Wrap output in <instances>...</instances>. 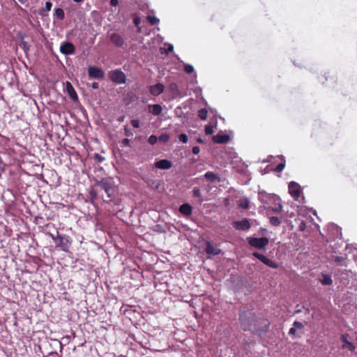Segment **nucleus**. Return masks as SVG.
<instances>
[{
	"instance_id": "f3484780",
	"label": "nucleus",
	"mask_w": 357,
	"mask_h": 357,
	"mask_svg": "<svg viewBox=\"0 0 357 357\" xmlns=\"http://www.w3.org/2000/svg\"><path fill=\"white\" fill-rule=\"evenodd\" d=\"M110 40L116 46H121L123 43V38L118 33L110 34Z\"/></svg>"
},
{
	"instance_id": "49530a36",
	"label": "nucleus",
	"mask_w": 357,
	"mask_h": 357,
	"mask_svg": "<svg viewBox=\"0 0 357 357\" xmlns=\"http://www.w3.org/2000/svg\"><path fill=\"white\" fill-rule=\"evenodd\" d=\"M52 4L50 1H47L45 3V8L47 10H50L51 8H52Z\"/></svg>"
},
{
	"instance_id": "a18cd8bd",
	"label": "nucleus",
	"mask_w": 357,
	"mask_h": 357,
	"mask_svg": "<svg viewBox=\"0 0 357 357\" xmlns=\"http://www.w3.org/2000/svg\"><path fill=\"white\" fill-rule=\"evenodd\" d=\"M200 151L199 147L197 146H195L192 148V153L195 155L198 154Z\"/></svg>"
},
{
	"instance_id": "7c9ffc66",
	"label": "nucleus",
	"mask_w": 357,
	"mask_h": 357,
	"mask_svg": "<svg viewBox=\"0 0 357 357\" xmlns=\"http://www.w3.org/2000/svg\"><path fill=\"white\" fill-rule=\"evenodd\" d=\"M158 140L163 143H166L169 140V135L167 133L162 134L159 137Z\"/></svg>"
},
{
	"instance_id": "09e8293b",
	"label": "nucleus",
	"mask_w": 357,
	"mask_h": 357,
	"mask_svg": "<svg viewBox=\"0 0 357 357\" xmlns=\"http://www.w3.org/2000/svg\"><path fill=\"white\" fill-rule=\"evenodd\" d=\"M119 3V0H110V5L112 6H116Z\"/></svg>"
},
{
	"instance_id": "3c124183",
	"label": "nucleus",
	"mask_w": 357,
	"mask_h": 357,
	"mask_svg": "<svg viewBox=\"0 0 357 357\" xmlns=\"http://www.w3.org/2000/svg\"><path fill=\"white\" fill-rule=\"evenodd\" d=\"M239 319H240L241 324H244L245 313H241Z\"/></svg>"
},
{
	"instance_id": "ea45409f",
	"label": "nucleus",
	"mask_w": 357,
	"mask_h": 357,
	"mask_svg": "<svg viewBox=\"0 0 357 357\" xmlns=\"http://www.w3.org/2000/svg\"><path fill=\"white\" fill-rule=\"evenodd\" d=\"M94 159L98 162H102L104 160H105V158L101 156L100 155H99L98 153H96L95 155H94Z\"/></svg>"
},
{
	"instance_id": "4be33fe9",
	"label": "nucleus",
	"mask_w": 357,
	"mask_h": 357,
	"mask_svg": "<svg viewBox=\"0 0 357 357\" xmlns=\"http://www.w3.org/2000/svg\"><path fill=\"white\" fill-rule=\"evenodd\" d=\"M264 264L268 266L270 268H277L278 265L276 262L273 261V260L266 257L264 260H263V262Z\"/></svg>"
},
{
	"instance_id": "dca6fc26",
	"label": "nucleus",
	"mask_w": 357,
	"mask_h": 357,
	"mask_svg": "<svg viewBox=\"0 0 357 357\" xmlns=\"http://www.w3.org/2000/svg\"><path fill=\"white\" fill-rule=\"evenodd\" d=\"M149 112L155 116H158L162 113V108L161 105L158 104L149 105L148 106Z\"/></svg>"
},
{
	"instance_id": "2f4dec72",
	"label": "nucleus",
	"mask_w": 357,
	"mask_h": 357,
	"mask_svg": "<svg viewBox=\"0 0 357 357\" xmlns=\"http://www.w3.org/2000/svg\"><path fill=\"white\" fill-rule=\"evenodd\" d=\"M158 141V138L155 135H151L148 139L149 143L151 145L155 144Z\"/></svg>"
},
{
	"instance_id": "f257e3e1",
	"label": "nucleus",
	"mask_w": 357,
	"mask_h": 357,
	"mask_svg": "<svg viewBox=\"0 0 357 357\" xmlns=\"http://www.w3.org/2000/svg\"><path fill=\"white\" fill-rule=\"evenodd\" d=\"M259 200L264 204V207L271 208L272 204L276 203L279 200V197L275 194H268L264 190L259 191Z\"/></svg>"
},
{
	"instance_id": "b1692460",
	"label": "nucleus",
	"mask_w": 357,
	"mask_h": 357,
	"mask_svg": "<svg viewBox=\"0 0 357 357\" xmlns=\"http://www.w3.org/2000/svg\"><path fill=\"white\" fill-rule=\"evenodd\" d=\"M181 63H183V66H184V71L187 73V74H191L192 73H194L195 71V69H194V67L190 65V64H188V63H184L183 62V61H181Z\"/></svg>"
},
{
	"instance_id": "2eb2a0df",
	"label": "nucleus",
	"mask_w": 357,
	"mask_h": 357,
	"mask_svg": "<svg viewBox=\"0 0 357 357\" xmlns=\"http://www.w3.org/2000/svg\"><path fill=\"white\" fill-rule=\"evenodd\" d=\"M155 166L160 169H169L172 167V163L166 159L160 160L155 163Z\"/></svg>"
},
{
	"instance_id": "c9c22d12",
	"label": "nucleus",
	"mask_w": 357,
	"mask_h": 357,
	"mask_svg": "<svg viewBox=\"0 0 357 357\" xmlns=\"http://www.w3.org/2000/svg\"><path fill=\"white\" fill-rule=\"evenodd\" d=\"M285 167V163L284 162H281L280 163L275 169V171L276 172H281L284 168Z\"/></svg>"
},
{
	"instance_id": "1a4fd4ad",
	"label": "nucleus",
	"mask_w": 357,
	"mask_h": 357,
	"mask_svg": "<svg viewBox=\"0 0 357 357\" xmlns=\"http://www.w3.org/2000/svg\"><path fill=\"white\" fill-rule=\"evenodd\" d=\"M164 89L165 86L161 83H158L149 86V92L152 96H158L161 94L164 91Z\"/></svg>"
},
{
	"instance_id": "20e7f679",
	"label": "nucleus",
	"mask_w": 357,
	"mask_h": 357,
	"mask_svg": "<svg viewBox=\"0 0 357 357\" xmlns=\"http://www.w3.org/2000/svg\"><path fill=\"white\" fill-rule=\"evenodd\" d=\"M52 239L54 241H59L57 246L64 252H68L69 246L71 243V241L69 236H61L60 234H57L56 237L52 236Z\"/></svg>"
},
{
	"instance_id": "39448f33",
	"label": "nucleus",
	"mask_w": 357,
	"mask_h": 357,
	"mask_svg": "<svg viewBox=\"0 0 357 357\" xmlns=\"http://www.w3.org/2000/svg\"><path fill=\"white\" fill-rule=\"evenodd\" d=\"M110 79L112 82L121 84L126 82V77L125 73L121 70H114L110 72Z\"/></svg>"
},
{
	"instance_id": "aec40b11",
	"label": "nucleus",
	"mask_w": 357,
	"mask_h": 357,
	"mask_svg": "<svg viewBox=\"0 0 357 357\" xmlns=\"http://www.w3.org/2000/svg\"><path fill=\"white\" fill-rule=\"evenodd\" d=\"M204 177L207 179V180H209L211 181H220V179L218 176L217 174H215V173L212 172H207L205 173L204 174Z\"/></svg>"
},
{
	"instance_id": "052dcab7",
	"label": "nucleus",
	"mask_w": 357,
	"mask_h": 357,
	"mask_svg": "<svg viewBox=\"0 0 357 357\" xmlns=\"http://www.w3.org/2000/svg\"><path fill=\"white\" fill-rule=\"evenodd\" d=\"M84 0H73L75 3H82Z\"/></svg>"
},
{
	"instance_id": "e433bc0d",
	"label": "nucleus",
	"mask_w": 357,
	"mask_h": 357,
	"mask_svg": "<svg viewBox=\"0 0 357 357\" xmlns=\"http://www.w3.org/2000/svg\"><path fill=\"white\" fill-rule=\"evenodd\" d=\"M328 229L331 230H336L338 233H340V236L342 234L340 231V228H339L337 225L334 224H331L330 225H328Z\"/></svg>"
},
{
	"instance_id": "8fccbe9b",
	"label": "nucleus",
	"mask_w": 357,
	"mask_h": 357,
	"mask_svg": "<svg viewBox=\"0 0 357 357\" xmlns=\"http://www.w3.org/2000/svg\"><path fill=\"white\" fill-rule=\"evenodd\" d=\"M296 332V328L294 327H292L289 329V335H295Z\"/></svg>"
},
{
	"instance_id": "f8f14e48",
	"label": "nucleus",
	"mask_w": 357,
	"mask_h": 357,
	"mask_svg": "<svg viewBox=\"0 0 357 357\" xmlns=\"http://www.w3.org/2000/svg\"><path fill=\"white\" fill-rule=\"evenodd\" d=\"M234 227L238 230L245 231L250 228V224L248 220L244 219L241 221L234 222Z\"/></svg>"
},
{
	"instance_id": "473e14b6",
	"label": "nucleus",
	"mask_w": 357,
	"mask_h": 357,
	"mask_svg": "<svg viewBox=\"0 0 357 357\" xmlns=\"http://www.w3.org/2000/svg\"><path fill=\"white\" fill-rule=\"evenodd\" d=\"M213 127L211 125H207L205 126V133L207 135H212L213 133Z\"/></svg>"
},
{
	"instance_id": "bf43d9fd",
	"label": "nucleus",
	"mask_w": 357,
	"mask_h": 357,
	"mask_svg": "<svg viewBox=\"0 0 357 357\" xmlns=\"http://www.w3.org/2000/svg\"><path fill=\"white\" fill-rule=\"evenodd\" d=\"M118 121L120 122H122L124 121V116H121L118 119Z\"/></svg>"
},
{
	"instance_id": "a211bd4d",
	"label": "nucleus",
	"mask_w": 357,
	"mask_h": 357,
	"mask_svg": "<svg viewBox=\"0 0 357 357\" xmlns=\"http://www.w3.org/2000/svg\"><path fill=\"white\" fill-rule=\"evenodd\" d=\"M179 211L183 215L188 216L192 214V207L188 204H183L180 206Z\"/></svg>"
},
{
	"instance_id": "6e6d98bb",
	"label": "nucleus",
	"mask_w": 357,
	"mask_h": 357,
	"mask_svg": "<svg viewBox=\"0 0 357 357\" xmlns=\"http://www.w3.org/2000/svg\"><path fill=\"white\" fill-rule=\"evenodd\" d=\"M141 20L139 17H135L133 20V22L135 23H137V22H140Z\"/></svg>"
},
{
	"instance_id": "4d7b16f0",
	"label": "nucleus",
	"mask_w": 357,
	"mask_h": 357,
	"mask_svg": "<svg viewBox=\"0 0 357 357\" xmlns=\"http://www.w3.org/2000/svg\"><path fill=\"white\" fill-rule=\"evenodd\" d=\"M22 45L23 46V48L25 51H26L29 48L27 47L26 43L25 42H22Z\"/></svg>"
},
{
	"instance_id": "4468645a",
	"label": "nucleus",
	"mask_w": 357,
	"mask_h": 357,
	"mask_svg": "<svg viewBox=\"0 0 357 357\" xmlns=\"http://www.w3.org/2000/svg\"><path fill=\"white\" fill-rule=\"evenodd\" d=\"M65 90L70 97V98L73 100H75L77 99V96L76 93V91L75 89L73 88V85L69 82H66L64 84Z\"/></svg>"
},
{
	"instance_id": "f704fd0d",
	"label": "nucleus",
	"mask_w": 357,
	"mask_h": 357,
	"mask_svg": "<svg viewBox=\"0 0 357 357\" xmlns=\"http://www.w3.org/2000/svg\"><path fill=\"white\" fill-rule=\"evenodd\" d=\"M178 139L179 140L185 144L188 142V136L185 135V134H181L179 136H178Z\"/></svg>"
},
{
	"instance_id": "79ce46f5",
	"label": "nucleus",
	"mask_w": 357,
	"mask_h": 357,
	"mask_svg": "<svg viewBox=\"0 0 357 357\" xmlns=\"http://www.w3.org/2000/svg\"><path fill=\"white\" fill-rule=\"evenodd\" d=\"M122 144L125 146H130V141L128 139H124L122 141Z\"/></svg>"
},
{
	"instance_id": "72a5a7b5",
	"label": "nucleus",
	"mask_w": 357,
	"mask_h": 357,
	"mask_svg": "<svg viewBox=\"0 0 357 357\" xmlns=\"http://www.w3.org/2000/svg\"><path fill=\"white\" fill-rule=\"evenodd\" d=\"M252 255L256 257L257 259H258L259 260H260L261 262H263V260L265 259V258L266 257H265L264 255L262 254H260L259 252H255L252 253Z\"/></svg>"
},
{
	"instance_id": "9b49d317",
	"label": "nucleus",
	"mask_w": 357,
	"mask_h": 357,
	"mask_svg": "<svg viewBox=\"0 0 357 357\" xmlns=\"http://www.w3.org/2000/svg\"><path fill=\"white\" fill-rule=\"evenodd\" d=\"M206 253L211 256L218 255L220 253L221 250L217 246L212 245L210 242L206 243V247L205 249Z\"/></svg>"
},
{
	"instance_id": "c85d7f7f",
	"label": "nucleus",
	"mask_w": 357,
	"mask_h": 357,
	"mask_svg": "<svg viewBox=\"0 0 357 357\" xmlns=\"http://www.w3.org/2000/svg\"><path fill=\"white\" fill-rule=\"evenodd\" d=\"M207 110L206 109H201L198 111V116L202 120H206L207 118Z\"/></svg>"
},
{
	"instance_id": "6ab92c4d",
	"label": "nucleus",
	"mask_w": 357,
	"mask_h": 357,
	"mask_svg": "<svg viewBox=\"0 0 357 357\" xmlns=\"http://www.w3.org/2000/svg\"><path fill=\"white\" fill-rule=\"evenodd\" d=\"M169 90L172 94L173 98H176L180 94L179 90L178 89V86L175 83L170 84Z\"/></svg>"
},
{
	"instance_id": "e2e57ef3",
	"label": "nucleus",
	"mask_w": 357,
	"mask_h": 357,
	"mask_svg": "<svg viewBox=\"0 0 357 357\" xmlns=\"http://www.w3.org/2000/svg\"><path fill=\"white\" fill-rule=\"evenodd\" d=\"M300 312H301V310H297V311H296V313H298Z\"/></svg>"
},
{
	"instance_id": "603ef678",
	"label": "nucleus",
	"mask_w": 357,
	"mask_h": 357,
	"mask_svg": "<svg viewBox=\"0 0 357 357\" xmlns=\"http://www.w3.org/2000/svg\"><path fill=\"white\" fill-rule=\"evenodd\" d=\"M135 24V27L137 28V31L139 32H142V27L139 26L140 24L136 23Z\"/></svg>"
},
{
	"instance_id": "13d9d810",
	"label": "nucleus",
	"mask_w": 357,
	"mask_h": 357,
	"mask_svg": "<svg viewBox=\"0 0 357 357\" xmlns=\"http://www.w3.org/2000/svg\"><path fill=\"white\" fill-rule=\"evenodd\" d=\"M305 228V224L303 222H302L300 225V229L301 230H303Z\"/></svg>"
},
{
	"instance_id": "9d476101",
	"label": "nucleus",
	"mask_w": 357,
	"mask_h": 357,
	"mask_svg": "<svg viewBox=\"0 0 357 357\" xmlns=\"http://www.w3.org/2000/svg\"><path fill=\"white\" fill-rule=\"evenodd\" d=\"M349 335L348 334H343L341 336V341L343 342V344L342 345V349H347L348 350L351 351H354L356 349V347L354 344L349 340Z\"/></svg>"
},
{
	"instance_id": "c756f323",
	"label": "nucleus",
	"mask_w": 357,
	"mask_h": 357,
	"mask_svg": "<svg viewBox=\"0 0 357 357\" xmlns=\"http://www.w3.org/2000/svg\"><path fill=\"white\" fill-rule=\"evenodd\" d=\"M270 222L273 226H279L281 224V220L278 217L270 218Z\"/></svg>"
},
{
	"instance_id": "cd10ccee",
	"label": "nucleus",
	"mask_w": 357,
	"mask_h": 357,
	"mask_svg": "<svg viewBox=\"0 0 357 357\" xmlns=\"http://www.w3.org/2000/svg\"><path fill=\"white\" fill-rule=\"evenodd\" d=\"M238 206L242 208H248L249 206V201L248 199H242L238 202Z\"/></svg>"
},
{
	"instance_id": "393cba45",
	"label": "nucleus",
	"mask_w": 357,
	"mask_h": 357,
	"mask_svg": "<svg viewBox=\"0 0 357 357\" xmlns=\"http://www.w3.org/2000/svg\"><path fill=\"white\" fill-rule=\"evenodd\" d=\"M282 208V206L280 203V199L278 202L272 204V206L271 207V209L274 212H280Z\"/></svg>"
},
{
	"instance_id": "a19ab883",
	"label": "nucleus",
	"mask_w": 357,
	"mask_h": 357,
	"mask_svg": "<svg viewBox=\"0 0 357 357\" xmlns=\"http://www.w3.org/2000/svg\"><path fill=\"white\" fill-rule=\"evenodd\" d=\"M303 326H304L303 324L300 321H296L294 322V327L296 328V329L297 328H303Z\"/></svg>"
},
{
	"instance_id": "680f3d73",
	"label": "nucleus",
	"mask_w": 357,
	"mask_h": 357,
	"mask_svg": "<svg viewBox=\"0 0 357 357\" xmlns=\"http://www.w3.org/2000/svg\"><path fill=\"white\" fill-rule=\"evenodd\" d=\"M197 142H199V143H202L203 142V141L201 139H199V138L197 139Z\"/></svg>"
},
{
	"instance_id": "c03bdc74",
	"label": "nucleus",
	"mask_w": 357,
	"mask_h": 357,
	"mask_svg": "<svg viewBox=\"0 0 357 357\" xmlns=\"http://www.w3.org/2000/svg\"><path fill=\"white\" fill-rule=\"evenodd\" d=\"M344 259V258L343 257L337 256L335 257L334 261L337 263H340V262L343 261Z\"/></svg>"
},
{
	"instance_id": "5fc2aeb1",
	"label": "nucleus",
	"mask_w": 357,
	"mask_h": 357,
	"mask_svg": "<svg viewBox=\"0 0 357 357\" xmlns=\"http://www.w3.org/2000/svg\"><path fill=\"white\" fill-rule=\"evenodd\" d=\"M90 195H91V199H96V194L94 192H93V191H91L90 192Z\"/></svg>"
},
{
	"instance_id": "0e129e2a",
	"label": "nucleus",
	"mask_w": 357,
	"mask_h": 357,
	"mask_svg": "<svg viewBox=\"0 0 357 357\" xmlns=\"http://www.w3.org/2000/svg\"><path fill=\"white\" fill-rule=\"evenodd\" d=\"M176 58L178 60H180V58L178 56H176Z\"/></svg>"
},
{
	"instance_id": "de8ad7c7",
	"label": "nucleus",
	"mask_w": 357,
	"mask_h": 357,
	"mask_svg": "<svg viewBox=\"0 0 357 357\" xmlns=\"http://www.w3.org/2000/svg\"><path fill=\"white\" fill-rule=\"evenodd\" d=\"M174 50V46L172 44L168 45V48L166 51V53L172 52Z\"/></svg>"
},
{
	"instance_id": "412c9836",
	"label": "nucleus",
	"mask_w": 357,
	"mask_h": 357,
	"mask_svg": "<svg viewBox=\"0 0 357 357\" xmlns=\"http://www.w3.org/2000/svg\"><path fill=\"white\" fill-rule=\"evenodd\" d=\"M264 264L268 266L270 268H277L278 265L276 262L273 261V260L266 257L264 260H263V262Z\"/></svg>"
},
{
	"instance_id": "423d86ee",
	"label": "nucleus",
	"mask_w": 357,
	"mask_h": 357,
	"mask_svg": "<svg viewBox=\"0 0 357 357\" xmlns=\"http://www.w3.org/2000/svg\"><path fill=\"white\" fill-rule=\"evenodd\" d=\"M88 74L90 78L101 79L104 77V72L99 68L89 66L88 68Z\"/></svg>"
},
{
	"instance_id": "37998d69",
	"label": "nucleus",
	"mask_w": 357,
	"mask_h": 357,
	"mask_svg": "<svg viewBox=\"0 0 357 357\" xmlns=\"http://www.w3.org/2000/svg\"><path fill=\"white\" fill-rule=\"evenodd\" d=\"M193 195L195 196V197H200L201 195V192H200V190L198 188H194L193 190Z\"/></svg>"
},
{
	"instance_id": "864d4df0",
	"label": "nucleus",
	"mask_w": 357,
	"mask_h": 357,
	"mask_svg": "<svg viewBox=\"0 0 357 357\" xmlns=\"http://www.w3.org/2000/svg\"><path fill=\"white\" fill-rule=\"evenodd\" d=\"M91 87H92L93 89H98V88L99 87V84H98V83H97V82H93V83H92V84H91Z\"/></svg>"
},
{
	"instance_id": "5701e85b",
	"label": "nucleus",
	"mask_w": 357,
	"mask_h": 357,
	"mask_svg": "<svg viewBox=\"0 0 357 357\" xmlns=\"http://www.w3.org/2000/svg\"><path fill=\"white\" fill-rule=\"evenodd\" d=\"M54 16L58 20H63L64 18V11L62 8H56L54 11Z\"/></svg>"
},
{
	"instance_id": "4c0bfd02",
	"label": "nucleus",
	"mask_w": 357,
	"mask_h": 357,
	"mask_svg": "<svg viewBox=\"0 0 357 357\" xmlns=\"http://www.w3.org/2000/svg\"><path fill=\"white\" fill-rule=\"evenodd\" d=\"M131 124L132 126L135 128H138L140 127V122L139 121V120L137 119H133L131 121Z\"/></svg>"
},
{
	"instance_id": "7ed1b4c3",
	"label": "nucleus",
	"mask_w": 357,
	"mask_h": 357,
	"mask_svg": "<svg viewBox=\"0 0 357 357\" xmlns=\"http://www.w3.org/2000/svg\"><path fill=\"white\" fill-rule=\"evenodd\" d=\"M248 242L253 248L259 250H265L269 241L266 237H261L249 238H248Z\"/></svg>"
},
{
	"instance_id": "a878e982",
	"label": "nucleus",
	"mask_w": 357,
	"mask_h": 357,
	"mask_svg": "<svg viewBox=\"0 0 357 357\" xmlns=\"http://www.w3.org/2000/svg\"><path fill=\"white\" fill-rule=\"evenodd\" d=\"M321 283L325 285H330L333 283V280L330 275H324Z\"/></svg>"
},
{
	"instance_id": "ddd939ff",
	"label": "nucleus",
	"mask_w": 357,
	"mask_h": 357,
	"mask_svg": "<svg viewBox=\"0 0 357 357\" xmlns=\"http://www.w3.org/2000/svg\"><path fill=\"white\" fill-rule=\"evenodd\" d=\"M230 137L227 134L219 133L213 137V140L217 144H225L229 141Z\"/></svg>"
},
{
	"instance_id": "58836bf2",
	"label": "nucleus",
	"mask_w": 357,
	"mask_h": 357,
	"mask_svg": "<svg viewBox=\"0 0 357 357\" xmlns=\"http://www.w3.org/2000/svg\"><path fill=\"white\" fill-rule=\"evenodd\" d=\"M125 135L127 137H130L133 135V133L131 132L130 129L128 128V126L124 127Z\"/></svg>"
},
{
	"instance_id": "0eeeda50",
	"label": "nucleus",
	"mask_w": 357,
	"mask_h": 357,
	"mask_svg": "<svg viewBox=\"0 0 357 357\" xmlns=\"http://www.w3.org/2000/svg\"><path fill=\"white\" fill-rule=\"evenodd\" d=\"M288 188L290 195L294 197L295 199H298L301 192L300 185L297 183L291 181L289 183Z\"/></svg>"
},
{
	"instance_id": "6e6552de",
	"label": "nucleus",
	"mask_w": 357,
	"mask_h": 357,
	"mask_svg": "<svg viewBox=\"0 0 357 357\" xmlns=\"http://www.w3.org/2000/svg\"><path fill=\"white\" fill-rule=\"evenodd\" d=\"M60 51L65 55L73 54L75 52V47L71 43H63L60 46Z\"/></svg>"
},
{
	"instance_id": "bb28decb",
	"label": "nucleus",
	"mask_w": 357,
	"mask_h": 357,
	"mask_svg": "<svg viewBox=\"0 0 357 357\" xmlns=\"http://www.w3.org/2000/svg\"><path fill=\"white\" fill-rule=\"evenodd\" d=\"M146 19L148 20V22L152 23V22H159V19L157 18L153 13H149L146 15Z\"/></svg>"
},
{
	"instance_id": "f03ea898",
	"label": "nucleus",
	"mask_w": 357,
	"mask_h": 357,
	"mask_svg": "<svg viewBox=\"0 0 357 357\" xmlns=\"http://www.w3.org/2000/svg\"><path fill=\"white\" fill-rule=\"evenodd\" d=\"M96 185L103 190L109 198L114 195L115 189L112 182L109 179L102 178L100 181H97Z\"/></svg>"
}]
</instances>
